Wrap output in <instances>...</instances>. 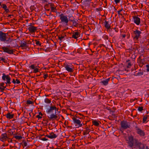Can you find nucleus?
I'll return each instance as SVG.
<instances>
[{"label": "nucleus", "mask_w": 149, "mask_h": 149, "mask_svg": "<svg viewBox=\"0 0 149 149\" xmlns=\"http://www.w3.org/2000/svg\"><path fill=\"white\" fill-rule=\"evenodd\" d=\"M6 117L7 118L12 119L13 118L14 114H11L10 113H8L6 115Z\"/></svg>", "instance_id": "nucleus-24"}, {"label": "nucleus", "mask_w": 149, "mask_h": 149, "mask_svg": "<svg viewBox=\"0 0 149 149\" xmlns=\"http://www.w3.org/2000/svg\"><path fill=\"white\" fill-rule=\"evenodd\" d=\"M2 49L4 52L7 53L9 54H13L14 52H15L13 50L10 49L8 47H2Z\"/></svg>", "instance_id": "nucleus-9"}, {"label": "nucleus", "mask_w": 149, "mask_h": 149, "mask_svg": "<svg viewBox=\"0 0 149 149\" xmlns=\"http://www.w3.org/2000/svg\"><path fill=\"white\" fill-rule=\"evenodd\" d=\"M69 17V19H70V18H71V17H73L71 16H68Z\"/></svg>", "instance_id": "nucleus-60"}, {"label": "nucleus", "mask_w": 149, "mask_h": 149, "mask_svg": "<svg viewBox=\"0 0 149 149\" xmlns=\"http://www.w3.org/2000/svg\"><path fill=\"white\" fill-rule=\"evenodd\" d=\"M33 103V102L30 100H28L27 101L26 104H32Z\"/></svg>", "instance_id": "nucleus-34"}, {"label": "nucleus", "mask_w": 149, "mask_h": 149, "mask_svg": "<svg viewBox=\"0 0 149 149\" xmlns=\"http://www.w3.org/2000/svg\"><path fill=\"white\" fill-rule=\"evenodd\" d=\"M59 16L61 22H64L66 24L68 23V20L67 16H64L63 14H61L59 15Z\"/></svg>", "instance_id": "nucleus-7"}, {"label": "nucleus", "mask_w": 149, "mask_h": 149, "mask_svg": "<svg viewBox=\"0 0 149 149\" xmlns=\"http://www.w3.org/2000/svg\"><path fill=\"white\" fill-rule=\"evenodd\" d=\"M110 80V78H109L105 80L101 81L100 83L102 84L103 85L106 86L108 84V82Z\"/></svg>", "instance_id": "nucleus-18"}, {"label": "nucleus", "mask_w": 149, "mask_h": 149, "mask_svg": "<svg viewBox=\"0 0 149 149\" xmlns=\"http://www.w3.org/2000/svg\"><path fill=\"white\" fill-rule=\"evenodd\" d=\"M56 9L55 8H54L52 6L51 7V12H56Z\"/></svg>", "instance_id": "nucleus-31"}, {"label": "nucleus", "mask_w": 149, "mask_h": 149, "mask_svg": "<svg viewBox=\"0 0 149 149\" xmlns=\"http://www.w3.org/2000/svg\"><path fill=\"white\" fill-rule=\"evenodd\" d=\"M16 83L17 84H19L20 83V81L17 79H16Z\"/></svg>", "instance_id": "nucleus-45"}, {"label": "nucleus", "mask_w": 149, "mask_h": 149, "mask_svg": "<svg viewBox=\"0 0 149 149\" xmlns=\"http://www.w3.org/2000/svg\"><path fill=\"white\" fill-rule=\"evenodd\" d=\"M58 37V39L60 40V41H61L64 38V36H63L62 35H61V36H59Z\"/></svg>", "instance_id": "nucleus-33"}, {"label": "nucleus", "mask_w": 149, "mask_h": 149, "mask_svg": "<svg viewBox=\"0 0 149 149\" xmlns=\"http://www.w3.org/2000/svg\"><path fill=\"white\" fill-rule=\"evenodd\" d=\"M56 109L57 108L55 106H52V104H50L49 108L46 111L47 114L49 115L51 114L52 113H53V111L55 110V113H56Z\"/></svg>", "instance_id": "nucleus-2"}, {"label": "nucleus", "mask_w": 149, "mask_h": 149, "mask_svg": "<svg viewBox=\"0 0 149 149\" xmlns=\"http://www.w3.org/2000/svg\"><path fill=\"white\" fill-rule=\"evenodd\" d=\"M121 127L123 130H125L128 128H129L130 125L129 123L126 121H122L121 122Z\"/></svg>", "instance_id": "nucleus-6"}, {"label": "nucleus", "mask_w": 149, "mask_h": 149, "mask_svg": "<svg viewBox=\"0 0 149 149\" xmlns=\"http://www.w3.org/2000/svg\"><path fill=\"white\" fill-rule=\"evenodd\" d=\"M146 67L147 68H149V65H146Z\"/></svg>", "instance_id": "nucleus-63"}, {"label": "nucleus", "mask_w": 149, "mask_h": 149, "mask_svg": "<svg viewBox=\"0 0 149 149\" xmlns=\"http://www.w3.org/2000/svg\"><path fill=\"white\" fill-rule=\"evenodd\" d=\"M122 10H123V9H120V10L119 11H118V14H119V15L120 14V12L121 11H122Z\"/></svg>", "instance_id": "nucleus-52"}, {"label": "nucleus", "mask_w": 149, "mask_h": 149, "mask_svg": "<svg viewBox=\"0 0 149 149\" xmlns=\"http://www.w3.org/2000/svg\"><path fill=\"white\" fill-rule=\"evenodd\" d=\"M148 116H149L148 115L145 116H144L143 118V123H144L145 122L147 118V117Z\"/></svg>", "instance_id": "nucleus-29"}, {"label": "nucleus", "mask_w": 149, "mask_h": 149, "mask_svg": "<svg viewBox=\"0 0 149 149\" xmlns=\"http://www.w3.org/2000/svg\"><path fill=\"white\" fill-rule=\"evenodd\" d=\"M139 149H146L145 148V146L144 144L141 143L138 146Z\"/></svg>", "instance_id": "nucleus-26"}, {"label": "nucleus", "mask_w": 149, "mask_h": 149, "mask_svg": "<svg viewBox=\"0 0 149 149\" xmlns=\"http://www.w3.org/2000/svg\"><path fill=\"white\" fill-rule=\"evenodd\" d=\"M14 137L17 140H20L22 139V137L21 136H15Z\"/></svg>", "instance_id": "nucleus-30"}, {"label": "nucleus", "mask_w": 149, "mask_h": 149, "mask_svg": "<svg viewBox=\"0 0 149 149\" xmlns=\"http://www.w3.org/2000/svg\"><path fill=\"white\" fill-rule=\"evenodd\" d=\"M36 117L37 118H42V116H40L39 115H38L36 116Z\"/></svg>", "instance_id": "nucleus-51"}, {"label": "nucleus", "mask_w": 149, "mask_h": 149, "mask_svg": "<svg viewBox=\"0 0 149 149\" xmlns=\"http://www.w3.org/2000/svg\"><path fill=\"white\" fill-rule=\"evenodd\" d=\"M63 66L65 68V69L68 72H73L74 70L73 69V67L72 65L71 64L69 65L66 63H64Z\"/></svg>", "instance_id": "nucleus-4"}, {"label": "nucleus", "mask_w": 149, "mask_h": 149, "mask_svg": "<svg viewBox=\"0 0 149 149\" xmlns=\"http://www.w3.org/2000/svg\"><path fill=\"white\" fill-rule=\"evenodd\" d=\"M96 9L97 10L99 11H101L102 10V8L101 7V8H97Z\"/></svg>", "instance_id": "nucleus-50"}, {"label": "nucleus", "mask_w": 149, "mask_h": 149, "mask_svg": "<svg viewBox=\"0 0 149 149\" xmlns=\"http://www.w3.org/2000/svg\"><path fill=\"white\" fill-rule=\"evenodd\" d=\"M138 110L140 111H141L143 110V107H139L138 108Z\"/></svg>", "instance_id": "nucleus-36"}, {"label": "nucleus", "mask_w": 149, "mask_h": 149, "mask_svg": "<svg viewBox=\"0 0 149 149\" xmlns=\"http://www.w3.org/2000/svg\"><path fill=\"white\" fill-rule=\"evenodd\" d=\"M13 16V15H9L8 16V17H10L11 18V16Z\"/></svg>", "instance_id": "nucleus-62"}, {"label": "nucleus", "mask_w": 149, "mask_h": 149, "mask_svg": "<svg viewBox=\"0 0 149 149\" xmlns=\"http://www.w3.org/2000/svg\"><path fill=\"white\" fill-rule=\"evenodd\" d=\"M27 44H30L31 43V42H30L29 41H28V42H27Z\"/></svg>", "instance_id": "nucleus-57"}, {"label": "nucleus", "mask_w": 149, "mask_h": 149, "mask_svg": "<svg viewBox=\"0 0 149 149\" xmlns=\"http://www.w3.org/2000/svg\"><path fill=\"white\" fill-rule=\"evenodd\" d=\"M92 123L93 125L96 126H98L99 125V123L96 120H93Z\"/></svg>", "instance_id": "nucleus-27"}, {"label": "nucleus", "mask_w": 149, "mask_h": 149, "mask_svg": "<svg viewBox=\"0 0 149 149\" xmlns=\"http://www.w3.org/2000/svg\"><path fill=\"white\" fill-rule=\"evenodd\" d=\"M72 119L73 120L74 123L75 124L78 125L80 127H81L82 126V124L81 123V121L77 119L74 117H73L72 118Z\"/></svg>", "instance_id": "nucleus-16"}, {"label": "nucleus", "mask_w": 149, "mask_h": 149, "mask_svg": "<svg viewBox=\"0 0 149 149\" xmlns=\"http://www.w3.org/2000/svg\"><path fill=\"white\" fill-rule=\"evenodd\" d=\"M38 72V69L37 68H35L34 69L33 72L35 73H36Z\"/></svg>", "instance_id": "nucleus-42"}, {"label": "nucleus", "mask_w": 149, "mask_h": 149, "mask_svg": "<svg viewBox=\"0 0 149 149\" xmlns=\"http://www.w3.org/2000/svg\"><path fill=\"white\" fill-rule=\"evenodd\" d=\"M48 76V75L47 74H45L44 75L43 77L45 79Z\"/></svg>", "instance_id": "nucleus-46"}, {"label": "nucleus", "mask_w": 149, "mask_h": 149, "mask_svg": "<svg viewBox=\"0 0 149 149\" xmlns=\"http://www.w3.org/2000/svg\"><path fill=\"white\" fill-rule=\"evenodd\" d=\"M61 116L62 117V118H63V119H64V117L62 116L61 115Z\"/></svg>", "instance_id": "nucleus-64"}, {"label": "nucleus", "mask_w": 149, "mask_h": 149, "mask_svg": "<svg viewBox=\"0 0 149 149\" xmlns=\"http://www.w3.org/2000/svg\"><path fill=\"white\" fill-rule=\"evenodd\" d=\"M69 20L70 21L73 22L72 25L73 26L77 27L78 25V23H77V22L75 20H72L71 19H69Z\"/></svg>", "instance_id": "nucleus-20"}, {"label": "nucleus", "mask_w": 149, "mask_h": 149, "mask_svg": "<svg viewBox=\"0 0 149 149\" xmlns=\"http://www.w3.org/2000/svg\"><path fill=\"white\" fill-rule=\"evenodd\" d=\"M6 88V87H0V91L3 92V91L5 90V89Z\"/></svg>", "instance_id": "nucleus-37"}, {"label": "nucleus", "mask_w": 149, "mask_h": 149, "mask_svg": "<svg viewBox=\"0 0 149 149\" xmlns=\"http://www.w3.org/2000/svg\"><path fill=\"white\" fill-rule=\"evenodd\" d=\"M2 7V8L4 9H6V8H7V6L6 5L4 4H2V6H1Z\"/></svg>", "instance_id": "nucleus-38"}, {"label": "nucleus", "mask_w": 149, "mask_h": 149, "mask_svg": "<svg viewBox=\"0 0 149 149\" xmlns=\"http://www.w3.org/2000/svg\"><path fill=\"white\" fill-rule=\"evenodd\" d=\"M86 130L84 131L83 134L85 135L88 134L89 132H90V130L89 129V128L87 127L86 128Z\"/></svg>", "instance_id": "nucleus-22"}, {"label": "nucleus", "mask_w": 149, "mask_h": 149, "mask_svg": "<svg viewBox=\"0 0 149 149\" xmlns=\"http://www.w3.org/2000/svg\"><path fill=\"white\" fill-rule=\"evenodd\" d=\"M40 139L42 140L43 141H46L48 140V139L46 138H42L41 137L40 138Z\"/></svg>", "instance_id": "nucleus-40"}, {"label": "nucleus", "mask_w": 149, "mask_h": 149, "mask_svg": "<svg viewBox=\"0 0 149 149\" xmlns=\"http://www.w3.org/2000/svg\"><path fill=\"white\" fill-rule=\"evenodd\" d=\"M146 70L147 72H149V68H147Z\"/></svg>", "instance_id": "nucleus-59"}, {"label": "nucleus", "mask_w": 149, "mask_h": 149, "mask_svg": "<svg viewBox=\"0 0 149 149\" xmlns=\"http://www.w3.org/2000/svg\"><path fill=\"white\" fill-rule=\"evenodd\" d=\"M28 47L27 42L25 41H24V42H21L20 46H19V47H21L23 49L25 47Z\"/></svg>", "instance_id": "nucleus-19"}, {"label": "nucleus", "mask_w": 149, "mask_h": 149, "mask_svg": "<svg viewBox=\"0 0 149 149\" xmlns=\"http://www.w3.org/2000/svg\"><path fill=\"white\" fill-rule=\"evenodd\" d=\"M39 115L41 116H42L43 115L40 112L39 113Z\"/></svg>", "instance_id": "nucleus-55"}, {"label": "nucleus", "mask_w": 149, "mask_h": 149, "mask_svg": "<svg viewBox=\"0 0 149 149\" xmlns=\"http://www.w3.org/2000/svg\"><path fill=\"white\" fill-rule=\"evenodd\" d=\"M125 36H126V35L125 34H123V35H122V37L123 38H125Z\"/></svg>", "instance_id": "nucleus-58"}, {"label": "nucleus", "mask_w": 149, "mask_h": 149, "mask_svg": "<svg viewBox=\"0 0 149 149\" xmlns=\"http://www.w3.org/2000/svg\"><path fill=\"white\" fill-rule=\"evenodd\" d=\"M128 138V140L127 142L128 146L133 149L134 144V139L133 136H129Z\"/></svg>", "instance_id": "nucleus-3"}, {"label": "nucleus", "mask_w": 149, "mask_h": 149, "mask_svg": "<svg viewBox=\"0 0 149 149\" xmlns=\"http://www.w3.org/2000/svg\"><path fill=\"white\" fill-rule=\"evenodd\" d=\"M12 82L14 83V84H16V81L15 80V79H13V81H12Z\"/></svg>", "instance_id": "nucleus-53"}, {"label": "nucleus", "mask_w": 149, "mask_h": 149, "mask_svg": "<svg viewBox=\"0 0 149 149\" xmlns=\"http://www.w3.org/2000/svg\"><path fill=\"white\" fill-rule=\"evenodd\" d=\"M35 41H36V44L37 45L41 46V43H40L39 41H37V40H35Z\"/></svg>", "instance_id": "nucleus-35"}, {"label": "nucleus", "mask_w": 149, "mask_h": 149, "mask_svg": "<svg viewBox=\"0 0 149 149\" xmlns=\"http://www.w3.org/2000/svg\"><path fill=\"white\" fill-rule=\"evenodd\" d=\"M50 6H51V7L52 6H54V4L53 3H50Z\"/></svg>", "instance_id": "nucleus-61"}, {"label": "nucleus", "mask_w": 149, "mask_h": 149, "mask_svg": "<svg viewBox=\"0 0 149 149\" xmlns=\"http://www.w3.org/2000/svg\"><path fill=\"white\" fill-rule=\"evenodd\" d=\"M133 18L134 23L137 25H139L140 23V19L136 16H134Z\"/></svg>", "instance_id": "nucleus-15"}, {"label": "nucleus", "mask_w": 149, "mask_h": 149, "mask_svg": "<svg viewBox=\"0 0 149 149\" xmlns=\"http://www.w3.org/2000/svg\"><path fill=\"white\" fill-rule=\"evenodd\" d=\"M129 65V66H131V63L130 62H128V65Z\"/></svg>", "instance_id": "nucleus-54"}, {"label": "nucleus", "mask_w": 149, "mask_h": 149, "mask_svg": "<svg viewBox=\"0 0 149 149\" xmlns=\"http://www.w3.org/2000/svg\"><path fill=\"white\" fill-rule=\"evenodd\" d=\"M135 129L136 131V133L139 135L141 136H144L145 135L144 131L139 128L137 126L135 127Z\"/></svg>", "instance_id": "nucleus-8"}, {"label": "nucleus", "mask_w": 149, "mask_h": 149, "mask_svg": "<svg viewBox=\"0 0 149 149\" xmlns=\"http://www.w3.org/2000/svg\"><path fill=\"white\" fill-rule=\"evenodd\" d=\"M104 26L107 29V30L109 29H111L110 26L109 24L108 23V22L107 21H105V24Z\"/></svg>", "instance_id": "nucleus-21"}, {"label": "nucleus", "mask_w": 149, "mask_h": 149, "mask_svg": "<svg viewBox=\"0 0 149 149\" xmlns=\"http://www.w3.org/2000/svg\"><path fill=\"white\" fill-rule=\"evenodd\" d=\"M8 33H3L0 31V41L3 42L4 43L8 44L11 42L13 40L10 37H7Z\"/></svg>", "instance_id": "nucleus-1"}, {"label": "nucleus", "mask_w": 149, "mask_h": 149, "mask_svg": "<svg viewBox=\"0 0 149 149\" xmlns=\"http://www.w3.org/2000/svg\"><path fill=\"white\" fill-rule=\"evenodd\" d=\"M30 26L28 28L30 32L31 33H34L35 31L37 29V27L29 25Z\"/></svg>", "instance_id": "nucleus-13"}, {"label": "nucleus", "mask_w": 149, "mask_h": 149, "mask_svg": "<svg viewBox=\"0 0 149 149\" xmlns=\"http://www.w3.org/2000/svg\"><path fill=\"white\" fill-rule=\"evenodd\" d=\"M114 1L117 4L120 2V0H114Z\"/></svg>", "instance_id": "nucleus-49"}, {"label": "nucleus", "mask_w": 149, "mask_h": 149, "mask_svg": "<svg viewBox=\"0 0 149 149\" xmlns=\"http://www.w3.org/2000/svg\"><path fill=\"white\" fill-rule=\"evenodd\" d=\"M8 138V137L7 136V134L6 133L2 134L0 137L1 141L3 142L6 141Z\"/></svg>", "instance_id": "nucleus-14"}, {"label": "nucleus", "mask_w": 149, "mask_h": 149, "mask_svg": "<svg viewBox=\"0 0 149 149\" xmlns=\"http://www.w3.org/2000/svg\"><path fill=\"white\" fill-rule=\"evenodd\" d=\"M30 9L32 11L36 9V7L34 6H31L30 7Z\"/></svg>", "instance_id": "nucleus-32"}, {"label": "nucleus", "mask_w": 149, "mask_h": 149, "mask_svg": "<svg viewBox=\"0 0 149 149\" xmlns=\"http://www.w3.org/2000/svg\"><path fill=\"white\" fill-rule=\"evenodd\" d=\"M138 63H140L141 64L142 66L143 63L144 62V60L141 59V58L140 57H139L138 58Z\"/></svg>", "instance_id": "nucleus-25"}, {"label": "nucleus", "mask_w": 149, "mask_h": 149, "mask_svg": "<svg viewBox=\"0 0 149 149\" xmlns=\"http://www.w3.org/2000/svg\"><path fill=\"white\" fill-rule=\"evenodd\" d=\"M30 67L31 68L33 69H34L35 68V66L34 64L31 65Z\"/></svg>", "instance_id": "nucleus-43"}, {"label": "nucleus", "mask_w": 149, "mask_h": 149, "mask_svg": "<svg viewBox=\"0 0 149 149\" xmlns=\"http://www.w3.org/2000/svg\"><path fill=\"white\" fill-rule=\"evenodd\" d=\"M0 59L4 63H6V61H5V58H3L2 57H0Z\"/></svg>", "instance_id": "nucleus-41"}, {"label": "nucleus", "mask_w": 149, "mask_h": 149, "mask_svg": "<svg viewBox=\"0 0 149 149\" xmlns=\"http://www.w3.org/2000/svg\"><path fill=\"white\" fill-rule=\"evenodd\" d=\"M2 75V79L4 81H5L6 79V82H5L6 86H7V84H10L11 83L10 82L11 78L8 75H6L5 73L3 74Z\"/></svg>", "instance_id": "nucleus-5"}, {"label": "nucleus", "mask_w": 149, "mask_h": 149, "mask_svg": "<svg viewBox=\"0 0 149 149\" xmlns=\"http://www.w3.org/2000/svg\"><path fill=\"white\" fill-rule=\"evenodd\" d=\"M57 136L54 134L53 132H52L49 133V135L47 134L45 135V137H48L50 139H52L56 138Z\"/></svg>", "instance_id": "nucleus-12"}, {"label": "nucleus", "mask_w": 149, "mask_h": 149, "mask_svg": "<svg viewBox=\"0 0 149 149\" xmlns=\"http://www.w3.org/2000/svg\"><path fill=\"white\" fill-rule=\"evenodd\" d=\"M44 102L47 104H50L51 102V100L47 98H46L45 99Z\"/></svg>", "instance_id": "nucleus-28"}, {"label": "nucleus", "mask_w": 149, "mask_h": 149, "mask_svg": "<svg viewBox=\"0 0 149 149\" xmlns=\"http://www.w3.org/2000/svg\"><path fill=\"white\" fill-rule=\"evenodd\" d=\"M133 32L134 34L135 35L133 38L137 40L140 36V34H141V32L138 30H136L134 31Z\"/></svg>", "instance_id": "nucleus-11"}, {"label": "nucleus", "mask_w": 149, "mask_h": 149, "mask_svg": "<svg viewBox=\"0 0 149 149\" xmlns=\"http://www.w3.org/2000/svg\"><path fill=\"white\" fill-rule=\"evenodd\" d=\"M48 118H49V120H53L54 119H55L57 120H58V119H57L58 116L56 114V113H52L49 115L47 116Z\"/></svg>", "instance_id": "nucleus-10"}, {"label": "nucleus", "mask_w": 149, "mask_h": 149, "mask_svg": "<svg viewBox=\"0 0 149 149\" xmlns=\"http://www.w3.org/2000/svg\"><path fill=\"white\" fill-rule=\"evenodd\" d=\"M134 143L135 144V145L138 147L141 143V142H140V141H139L138 140L136 139H134Z\"/></svg>", "instance_id": "nucleus-23"}, {"label": "nucleus", "mask_w": 149, "mask_h": 149, "mask_svg": "<svg viewBox=\"0 0 149 149\" xmlns=\"http://www.w3.org/2000/svg\"><path fill=\"white\" fill-rule=\"evenodd\" d=\"M143 74V72H139L137 73V75H142Z\"/></svg>", "instance_id": "nucleus-48"}, {"label": "nucleus", "mask_w": 149, "mask_h": 149, "mask_svg": "<svg viewBox=\"0 0 149 149\" xmlns=\"http://www.w3.org/2000/svg\"><path fill=\"white\" fill-rule=\"evenodd\" d=\"M4 10H5V11L6 12V13H7L9 11V9L7 8Z\"/></svg>", "instance_id": "nucleus-47"}, {"label": "nucleus", "mask_w": 149, "mask_h": 149, "mask_svg": "<svg viewBox=\"0 0 149 149\" xmlns=\"http://www.w3.org/2000/svg\"><path fill=\"white\" fill-rule=\"evenodd\" d=\"M105 39H106L107 40L108 39V36H105Z\"/></svg>", "instance_id": "nucleus-56"}, {"label": "nucleus", "mask_w": 149, "mask_h": 149, "mask_svg": "<svg viewBox=\"0 0 149 149\" xmlns=\"http://www.w3.org/2000/svg\"><path fill=\"white\" fill-rule=\"evenodd\" d=\"M80 36V34L78 32H76L74 33H73L72 36V38H74L75 39H77V38Z\"/></svg>", "instance_id": "nucleus-17"}, {"label": "nucleus", "mask_w": 149, "mask_h": 149, "mask_svg": "<svg viewBox=\"0 0 149 149\" xmlns=\"http://www.w3.org/2000/svg\"><path fill=\"white\" fill-rule=\"evenodd\" d=\"M23 143H22V146L24 147L26 146L27 145V143L26 142H24L23 141Z\"/></svg>", "instance_id": "nucleus-39"}, {"label": "nucleus", "mask_w": 149, "mask_h": 149, "mask_svg": "<svg viewBox=\"0 0 149 149\" xmlns=\"http://www.w3.org/2000/svg\"><path fill=\"white\" fill-rule=\"evenodd\" d=\"M4 82L1 83L0 84V86L2 87H6V86H4Z\"/></svg>", "instance_id": "nucleus-44"}]
</instances>
